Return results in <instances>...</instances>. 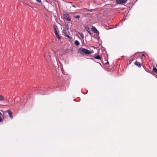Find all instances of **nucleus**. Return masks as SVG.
I'll return each instance as SVG.
<instances>
[{
  "instance_id": "f257e3e1",
  "label": "nucleus",
  "mask_w": 157,
  "mask_h": 157,
  "mask_svg": "<svg viewBox=\"0 0 157 157\" xmlns=\"http://www.w3.org/2000/svg\"><path fill=\"white\" fill-rule=\"evenodd\" d=\"M78 53L82 55H90L92 53V52L83 48H80L78 50Z\"/></svg>"
},
{
  "instance_id": "f03ea898",
  "label": "nucleus",
  "mask_w": 157,
  "mask_h": 157,
  "mask_svg": "<svg viewBox=\"0 0 157 157\" xmlns=\"http://www.w3.org/2000/svg\"><path fill=\"white\" fill-rule=\"evenodd\" d=\"M127 0H116L117 3L119 4H124L127 2Z\"/></svg>"
},
{
  "instance_id": "7ed1b4c3",
  "label": "nucleus",
  "mask_w": 157,
  "mask_h": 157,
  "mask_svg": "<svg viewBox=\"0 0 157 157\" xmlns=\"http://www.w3.org/2000/svg\"><path fill=\"white\" fill-rule=\"evenodd\" d=\"M91 30L94 33H96L97 36H98L99 35V32L97 30V29L95 27L92 26Z\"/></svg>"
},
{
  "instance_id": "20e7f679",
  "label": "nucleus",
  "mask_w": 157,
  "mask_h": 157,
  "mask_svg": "<svg viewBox=\"0 0 157 157\" xmlns=\"http://www.w3.org/2000/svg\"><path fill=\"white\" fill-rule=\"evenodd\" d=\"M54 32H55V34L56 37L59 40H61V38L59 36V35L58 32L56 30V29L55 27H54Z\"/></svg>"
},
{
  "instance_id": "39448f33",
  "label": "nucleus",
  "mask_w": 157,
  "mask_h": 157,
  "mask_svg": "<svg viewBox=\"0 0 157 157\" xmlns=\"http://www.w3.org/2000/svg\"><path fill=\"white\" fill-rule=\"evenodd\" d=\"M63 33L64 36L67 37V38L69 39H71V37L69 36L67 32V31L65 29H63Z\"/></svg>"
},
{
  "instance_id": "423d86ee",
  "label": "nucleus",
  "mask_w": 157,
  "mask_h": 157,
  "mask_svg": "<svg viewBox=\"0 0 157 157\" xmlns=\"http://www.w3.org/2000/svg\"><path fill=\"white\" fill-rule=\"evenodd\" d=\"M7 112L8 113L10 117V118L12 119L13 118V116L12 115V112L10 110H8Z\"/></svg>"
},
{
  "instance_id": "0eeeda50",
  "label": "nucleus",
  "mask_w": 157,
  "mask_h": 157,
  "mask_svg": "<svg viewBox=\"0 0 157 157\" xmlns=\"http://www.w3.org/2000/svg\"><path fill=\"white\" fill-rule=\"evenodd\" d=\"M101 57L99 55H98L96 56L94 58H92V59H101Z\"/></svg>"
},
{
  "instance_id": "6e6552de",
  "label": "nucleus",
  "mask_w": 157,
  "mask_h": 157,
  "mask_svg": "<svg viewBox=\"0 0 157 157\" xmlns=\"http://www.w3.org/2000/svg\"><path fill=\"white\" fill-rule=\"evenodd\" d=\"M4 99V97L2 95L0 94V101H3Z\"/></svg>"
},
{
  "instance_id": "1a4fd4ad",
  "label": "nucleus",
  "mask_w": 157,
  "mask_h": 157,
  "mask_svg": "<svg viewBox=\"0 0 157 157\" xmlns=\"http://www.w3.org/2000/svg\"><path fill=\"white\" fill-rule=\"evenodd\" d=\"M135 64L138 66V67H140L141 66V65L140 63H138L137 61H136L135 62Z\"/></svg>"
},
{
  "instance_id": "9d476101",
  "label": "nucleus",
  "mask_w": 157,
  "mask_h": 157,
  "mask_svg": "<svg viewBox=\"0 0 157 157\" xmlns=\"http://www.w3.org/2000/svg\"><path fill=\"white\" fill-rule=\"evenodd\" d=\"M75 44L77 46H78L79 45V42L77 40H75Z\"/></svg>"
},
{
  "instance_id": "9b49d317",
  "label": "nucleus",
  "mask_w": 157,
  "mask_h": 157,
  "mask_svg": "<svg viewBox=\"0 0 157 157\" xmlns=\"http://www.w3.org/2000/svg\"><path fill=\"white\" fill-rule=\"evenodd\" d=\"M153 71L157 74V69L155 67L153 68Z\"/></svg>"
},
{
  "instance_id": "f8f14e48",
  "label": "nucleus",
  "mask_w": 157,
  "mask_h": 157,
  "mask_svg": "<svg viewBox=\"0 0 157 157\" xmlns=\"http://www.w3.org/2000/svg\"><path fill=\"white\" fill-rule=\"evenodd\" d=\"M44 58H45V59L46 60V61L48 62L50 61H51V59L50 60L49 59H48L47 58V57H46L45 56V55L44 54Z\"/></svg>"
},
{
  "instance_id": "ddd939ff",
  "label": "nucleus",
  "mask_w": 157,
  "mask_h": 157,
  "mask_svg": "<svg viewBox=\"0 0 157 157\" xmlns=\"http://www.w3.org/2000/svg\"><path fill=\"white\" fill-rule=\"evenodd\" d=\"M66 19L67 21H70L71 20V19L69 17H68L67 16L66 17Z\"/></svg>"
},
{
  "instance_id": "4468645a",
  "label": "nucleus",
  "mask_w": 157,
  "mask_h": 157,
  "mask_svg": "<svg viewBox=\"0 0 157 157\" xmlns=\"http://www.w3.org/2000/svg\"><path fill=\"white\" fill-rule=\"evenodd\" d=\"M80 17L79 15H77L76 16L74 17V18H77V19H79Z\"/></svg>"
},
{
  "instance_id": "2eb2a0df",
  "label": "nucleus",
  "mask_w": 157,
  "mask_h": 157,
  "mask_svg": "<svg viewBox=\"0 0 157 157\" xmlns=\"http://www.w3.org/2000/svg\"><path fill=\"white\" fill-rule=\"evenodd\" d=\"M80 36H81V37L82 38H84V35L82 33H81V34H80Z\"/></svg>"
},
{
  "instance_id": "dca6fc26",
  "label": "nucleus",
  "mask_w": 157,
  "mask_h": 157,
  "mask_svg": "<svg viewBox=\"0 0 157 157\" xmlns=\"http://www.w3.org/2000/svg\"><path fill=\"white\" fill-rule=\"evenodd\" d=\"M36 1L38 2H41V0H36Z\"/></svg>"
},
{
  "instance_id": "f3484780",
  "label": "nucleus",
  "mask_w": 157,
  "mask_h": 157,
  "mask_svg": "<svg viewBox=\"0 0 157 157\" xmlns=\"http://www.w3.org/2000/svg\"><path fill=\"white\" fill-rule=\"evenodd\" d=\"M72 6L73 7L75 8H76V7L75 6V5H72Z\"/></svg>"
},
{
  "instance_id": "a211bd4d",
  "label": "nucleus",
  "mask_w": 157,
  "mask_h": 157,
  "mask_svg": "<svg viewBox=\"0 0 157 157\" xmlns=\"http://www.w3.org/2000/svg\"><path fill=\"white\" fill-rule=\"evenodd\" d=\"M84 9L86 10H87V11H89V10L88 9H87V8H84Z\"/></svg>"
},
{
  "instance_id": "6ab92c4d",
  "label": "nucleus",
  "mask_w": 157,
  "mask_h": 157,
  "mask_svg": "<svg viewBox=\"0 0 157 157\" xmlns=\"http://www.w3.org/2000/svg\"><path fill=\"white\" fill-rule=\"evenodd\" d=\"M2 118L0 117V122L2 121Z\"/></svg>"
},
{
  "instance_id": "aec40b11",
  "label": "nucleus",
  "mask_w": 157,
  "mask_h": 157,
  "mask_svg": "<svg viewBox=\"0 0 157 157\" xmlns=\"http://www.w3.org/2000/svg\"><path fill=\"white\" fill-rule=\"evenodd\" d=\"M2 114L1 112H0V115H2Z\"/></svg>"
},
{
  "instance_id": "412c9836",
  "label": "nucleus",
  "mask_w": 157,
  "mask_h": 157,
  "mask_svg": "<svg viewBox=\"0 0 157 157\" xmlns=\"http://www.w3.org/2000/svg\"><path fill=\"white\" fill-rule=\"evenodd\" d=\"M142 55L143 56H144V54H142Z\"/></svg>"
},
{
  "instance_id": "4be33fe9",
  "label": "nucleus",
  "mask_w": 157,
  "mask_h": 157,
  "mask_svg": "<svg viewBox=\"0 0 157 157\" xmlns=\"http://www.w3.org/2000/svg\"><path fill=\"white\" fill-rule=\"evenodd\" d=\"M109 63V62H107V63Z\"/></svg>"
}]
</instances>
